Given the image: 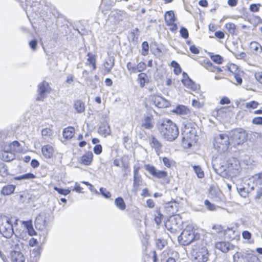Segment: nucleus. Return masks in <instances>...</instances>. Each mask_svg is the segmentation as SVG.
Returning a JSON list of instances; mask_svg holds the SVG:
<instances>
[{
    "mask_svg": "<svg viewBox=\"0 0 262 262\" xmlns=\"http://www.w3.org/2000/svg\"><path fill=\"white\" fill-rule=\"evenodd\" d=\"M93 159V152L91 151H86L80 156L78 162L81 165L89 166L92 164Z\"/></svg>",
    "mask_w": 262,
    "mask_h": 262,
    "instance_id": "dca6fc26",
    "label": "nucleus"
},
{
    "mask_svg": "<svg viewBox=\"0 0 262 262\" xmlns=\"http://www.w3.org/2000/svg\"><path fill=\"white\" fill-rule=\"evenodd\" d=\"M156 212L157 213V215L155 216L154 221L157 225L159 226L162 223V220L163 218V215L161 213L160 208L157 209L156 210Z\"/></svg>",
    "mask_w": 262,
    "mask_h": 262,
    "instance_id": "37998d69",
    "label": "nucleus"
},
{
    "mask_svg": "<svg viewBox=\"0 0 262 262\" xmlns=\"http://www.w3.org/2000/svg\"><path fill=\"white\" fill-rule=\"evenodd\" d=\"M126 68L130 74L137 73L145 71L146 69V64L143 61H141L137 64L132 62H128L126 64Z\"/></svg>",
    "mask_w": 262,
    "mask_h": 262,
    "instance_id": "2eb2a0df",
    "label": "nucleus"
},
{
    "mask_svg": "<svg viewBox=\"0 0 262 262\" xmlns=\"http://www.w3.org/2000/svg\"><path fill=\"white\" fill-rule=\"evenodd\" d=\"M162 161L164 165L167 168H170L171 166H175L176 162L172 159L164 157L162 158Z\"/></svg>",
    "mask_w": 262,
    "mask_h": 262,
    "instance_id": "c03bdc74",
    "label": "nucleus"
},
{
    "mask_svg": "<svg viewBox=\"0 0 262 262\" xmlns=\"http://www.w3.org/2000/svg\"><path fill=\"white\" fill-rule=\"evenodd\" d=\"M98 133L100 136L105 138L111 135V127L107 121H105L101 123L98 128Z\"/></svg>",
    "mask_w": 262,
    "mask_h": 262,
    "instance_id": "6ab92c4d",
    "label": "nucleus"
},
{
    "mask_svg": "<svg viewBox=\"0 0 262 262\" xmlns=\"http://www.w3.org/2000/svg\"><path fill=\"white\" fill-rule=\"evenodd\" d=\"M17 225L18 219L12 216L0 215V233L6 238H10L14 233L13 223Z\"/></svg>",
    "mask_w": 262,
    "mask_h": 262,
    "instance_id": "f03ea898",
    "label": "nucleus"
},
{
    "mask_svg": "<svg viewBox=\"0 0 262 262\" xmlns=\"http://www.w3.org/2000/svg\"><path fill=\"white\" fill-rule=\"evenodd\" d=\"M142 55L145 56L148 54L149 51V45L147 41H144L142 43Z\"/></svg>",
    "mask_w": 262,
    "mask_h": 262,
    "instance_id": "6e6d98bb",
    "label": "nucleus"
},
{
    "mask_svg": "<svg viewBox=\"0 0 262 262\" xmlns=\"http://www.w3.org/2000/svg\"><path fill=\"white\" fill-rule=\"evenodd\" d=\"M189 255L193 262H206L208 258V252L206 247H189Z\"/></svg>",
    "mask_w": 262,
    "mask_h": 262,
    "instance_id": "7ed1b4c3",
    "label": "nucleus"
},
{
    "mask_svg": "<svg viewBox=\"0 0 262 262\" xmlns=\"http://www.w3.org/2000/svg\"><path fill=\"white\" fill-rule=\"evenodd\" d=\"M41 251V247H35L33 249L30 250L31 262L37 261L39 258Z\"/></svg>",
    "mask_w": 262,
    "mask_h": 262,
    "instance_id": "cd10ccee",
    "label": "nucleus"
},
{
    "mask_svg": "<svg viewBox=\"0 0 262 262\" xmlns=\"http://www.w3.org/2000/svg\"><path fill=\"white\" fill-rule=\"evenodd\" d=\"M41 152L44 159L47 160L51 159L55 157L56 148L54 145L47 144L41 146Z\"/></svg>",
    "mask_w": 262,
    "mask_h": 262,
    "instance_id": "4468645a",
    "label": "nucleus"
},
{
    "mask_svg": "<svg viewBox=\"0 0 262 262\" xmlns=\"http://www.w3.org/2000/svg\"><path fill=\"white\" fill-rule=\"evenodd\" d=\"M41 133L43 138H45V139L47 138H51V137L53 136V132L51 128L46 127L41 130Z\"/></svg>",
    "mask_w": 262,
    "mask_h": 262,
    "instance_id": "a19ab883",
    "label": "nucleus"
},
{
    "mask_svg": "<svg viewBox=\"0 0 262 262\" xmlns=\"http://www.w3.org/2000/svg\"><path fill=\"white\" fill-rule=\"evenodd\" d=\"M212 229L214 231V234H223L224 235L223 227L221 225L216 224L213 225Z\"/></svg>",
    "mask_w": 262,
    "mask_h": 262,
    "instance_id": "3c124183",
    "label": "nucleus"
},
{
    "mask_svg": "<svg viewBox=\"0 0 262 262\" xmlns=\"http://www.w3.org/2000/svg\"><path fill=\"white\" fill-rule=\"evenodd\" d=\"M193 169L199 178L204 177V172L200 166L194 165L193 166Z\"/></svg>",
    "mask_w": 262,
    "mask_h": 262,
    "instance_id": "8fccbe9b",
    "label": "nucleus"
},
{
    "mask_svg": "<svg viewBox=\"0 0 262 262\" xmlns=\"http://www.w3.org/2000/svg\"><path fill=\"white\" fill-rule=\"evenodd\" d=\"M208 55L212 62L216 64H222L224 61V58L219 54H215L213 53H208Z\"/></svg>",
    "mask_w": 262,
    "mask_h": 262,
    "instance_id": "7c9ffc66",
    "label": "nucleus"
},
{
    "mask_svg": "<svg viewBox=\"0 0 262 262\" xmlns=\"http://www.w3.org/2000/svg\"><path fill=\"white\" fill-rule=\"evenodd\" d=\"M238 191L241 196L245 198L248 196L249 192L245 188H239Z\"/></svg>",
    "mask_w": 262,
    "mask_h": 262,
    "instance_id": "bf43d9fd",
    "label": "nucleus"
},
{
    "mask_svg": "<svg viewBox=\"0 0 262 262\" xmlns=\"http://www.w3.org/2000/svg\"><path fill=\"white\" fill-rule=\"evenodd\" d=\"M23 224L24 225V227L26 228L28 233L30 235L33 236L36 234V232L33 227L32 221L31 220L26 221H23Z\"/></svg>",
    "mask_w": 262,
    "mask_h": 262,
    "instance_id": "473e14b6",
    "label": "nucleus"
},
{
    "mask_svg": "<svg viewBox=\"0 0 262 262\" xmlns=\"http://www.w3.org/2000/svg\"><path fill=\"white\" fill-rule=\"evenodd\" d=\"M137 81L140 86L142 88L145 86L146 84L149 82V78L146 73L141 72L138 75Z\"/></svg>",
    "mask_w": 262,
    "mask_h": 262,
    "instance_id": "a878e982",
    "label": "nucleus"
},
{
    "mask_svg": "<svg viewBox=\"0 0 262 262\" xmlns=\"http://www.w3.org/2000/svg\"><path fill=\"white\" fill-rule=\"evenodd\" d=\"M234 56H235V57L237 59H244V60L246 59V58L247 57V55H246V53L244 52L235 54Z\"/></svg>",
    "mask_w": 262,
    "mask_h": 262,
    "instance_id": "338daca9",
    "label": "nucleus"
},
{
    "mask_svg": "<svg viewBox=\"0 0 262 262\" xmlns=\"http://www.w3.org/2000/svg\"><path fill=\"white\" fill-rule=\"evenodd\" d=\"M94 152L96 155H100L102 152V147L100 144H97L94 147Z\"/></svg>",
    "mask_w": 262,
    "mask_h": 262,
    "instance_id": "69168bd1",
    "label": "nucleus"
},
{
    "mask_svg": "<svg viewBox=\"0 0 262 262\" xmlns=\"http://www.w3.org/2000/svg\"><path fill=\"white\" fill-rule=\"evenodd\" d=\"M216 142L219 148L222 149H227L230 144V137L226 134H220L219 137L216 138Z\"/></svg>",
    "mask_w": 262,
    "mask_h": 262,
    "instance_id": "f3484780",
    "label": "nucleus"
},
{
    "mask_svg": "<svg viewBox=\"0 0 262 262\" xmlns=\"http://www.w3.org/2000/svg\"><path fill=\"white\" fill-rule=\"evenodd\" d=\"M74 107L77 113H81L85 111V104L81 100H77L74 101Z\"/></svg>",
    "mask_w": 262,
    "mask_h": 262,
    "instance_id": "c9c22d12",
    "label": "nucleus"
},
{
    "mask_svg": "<svg viewBox=\"0 0 262 262\" xmlns=\"http://www.w3.org/2000/svg\"><path fill=\"white\" fill-rule=\"evenodd\" d=\"M244 72L242 70H239L238 71L235 72L233 74L234 76V78L235 79V81L233 82V83L236 85H241L243 82V76L244 75Z\"/></svg>",
    "mask_w": 262,
    "mask_h": 262,
    "instance_id": "72a5a7b5",
    "label": "nucleus"
},
{
    "mask_svg": "<svg viewBox=\"0 0 262 262\" xmlns=\"http://www.w3.org/2000/svg\"><path fill=\"white\" fill-rule=\"evenodd\" d=\"M154 117L152 114H150L144 116L141 124L142 127L145 129H150L154 127Z\"/></svg>",
    "mask_w": 262,
    "mask_h": 262,
    "instance_id": "aec40b11",
    "label": "nucleus"
},
{
    "mask_svg": "<svg viewBox=\"0 0 262 262\" xmlns=\"http://www.w3.org/2000/svg\"><path fill=\"white\" fill-rule=\"evenodd\" d=\"M260 6V5L259 4H252L250 5L249 9L251 12H256L259 11Z\"/></svg>",
    "mask_w": 262,
    "mask_h": 262,
    "instance_id": "e2e57ef3",
    "label": "nucleus"
},
{
    "mask_svg": "<svg viewBox=\"0 0 262 262\" xmlns=\"http://www.w3.org/2000/svg\"><path fill=\"white\" fill-rule=\"evenodd\" d=\"M201 65L208 71L215 73L214 78L221 80L225 78V74L223 70L220 67L216 66L208 59H204L201 61Z\"/></svg>",
    "mask_w": 262,
    "mask_h": 262,
    "instance_id": "0eeeda50",
    "label": "nucleus"
},
{
    "mask_svg": "<svg viewBox=\"0 0 262 262\" xmlns=\"http://www.w3.org/2000/svg\"><path fill=\"white\" fill-rule=\"evenodd\" d=\"M250 49L255 54L260 53L262 52L261 46L256 41H252L250 43Z\"/></svg>",
    "mask_w": 262,
    "mask_h": 262,
    "instance_id": "e433bc0d",
    "label": "nucleus"
},
{
    "mask_svg": "<svg viewBox=\"0 0 262 262\" xmlns=\"http://www.w3.org/2000/svg\"><path fill=\"white\" fill-rule=\"evenodd\" d=\"M225 28L228 32L232 35L237 34V30L236 26L232 23H226L225 25Z\"/></svg>",
    "mask_w": 262,
    "mask_h": 262,
    "instance_id": "58836bf2",
    "label": "nucleus"
},
{
    "mask_svg": "<svg viewBox=\"0 0 262 262\" xmlns=\"http://www.w3.org/2000/svg\"><path fill=\"white\" fill-rule=\"evenodd\" d=\"M235 231L233 228H227L224 231V239L232 241L235 238Z\"/></svg>",
    "mask_w": 262,
    "mask_h": 262,
    "instance_id": "c85d7f7f",
    "label": "nucleus"
},
{
    "mask_svg": "<svg viewBox=\"0 0 262 262\" xmlns=\"http://www.w3.org/2000/svg\"><path fill=\"white\" fill-rule=\"evenodd\" d=\"M171 66L173 68V72L176 75H179L182 72V69L180 64L176 61L173 60L171 62Z\"/></svg>",
    "mask_w": 262,
    "mask_h": 262,
    "instance_id": "79ce46f5",
    "label": "nucleus"
},
{
    "mask_svg": "<svg viewBox=\"0 0 262 262\" xmlns=\"http://www.w3.org/2000/svg\"><path fill=\"white\" fill-rule=\"evenodd\" d=\"M172 112L179 115H187L190 113V110L185 105H178L172 111Z\"/></svg>",
    "mask_w": 262,
    "mask_h": 262,
    "instance_id": "bb28decb",
    "label": "nucleus"
},
{
    "mask_svg": "<svg viewBox=\"0 0 262 262\" xmlns=\"http://www.w3.org/2000/svg\"><path fill=\"white\" fill-rule=\"evenodd\" d=\"M149 99L157 107L159 108H162L164 107L163 102H164L165 99L162 97L157 95L153 94L149 96Z\"/></svg>",
    "mask_w": 262,
    "mask_h": 262,
    "instance_id": "393cba45",
    "label": "nucleus"
},
{
    "mask_svg": "<svg viewBox=\"0 0 262 262\" xmlns=\"http://www.w3.org/2000/svg\"><path fill=\"white\" fill-rule=\"evenodd\" d=\"M51 91L49 84L43 81L38 85V96L36 98L37 101H43L47 97V94Z\"/></svg>",
    "mask_w": 262,
    "mask_h": 262,
    "instance_id": "ddd939ff",
    "label": "nucleus"
},
{
    "mask_svg": "<svg viewBox=\"0 0 262 262\" xmlns=\"http://www.w3.org/2000/svg\"><path fill=\"white\" fill-rule=\"evenodd\" d=\"M75 130L73 126H68L64 128L62 131V137L64 141L71 140L74 136Z\"/></svg>",
    "mask_w": 262,
    "mask_h": 262,
    "instance_id": "b1692460",
    "label": "nucleus"
},
{
    "mask_svg": "<svg viewBox=\"0 0 262 262\" xmlns=\"http://www.w3.org/2000/svg\"><path fill=\"white\" fill-rule=\"evenodd\" d=\"M252 179L256 185H262V171L253 176Z\"/></svg>",
    "mask_w": 262,
    "mask_h": 262,
    "instance_id": "09e8293b",
    "label": "nucleus"
},
{
    "mask_svg": "<svg viewBox=\"0 0 262 262\" xmlns=\"http://www.w3.org/2000/svg\"><path fill=\"white\" fill-rule=\"evenodd\" d=\"M166 228L171 233H179L182 231V225L180 220L176 217H170L165 223Z\"/></svg>",
    "mask_w": 262,
    "mask_h": 262,
    "instance_id": "1a4fd4ad",
    "label": "nucleus"
},
{
    "mask_svg": "<svg viewBox=\"0 0 262 262\" xmlns=\"http://www.w3.org/2000/svg\"><path fill=\"white\" fill-rule=\"evenodd\" d=\"M142 183L141 176H135L133 179V186L134 188H137L139 187Z\"/></svg>",
    "mask_w": 262,
    "mask_h": 262,
    "instance_id": "5fc2aeb1",
    "label": "nucleus"
},
{
    "mask_svg": "<svg viewBox=\"0 0 262 262\" xmlns=\"http://www.w3.org/2000/svg\"><path fill=\"white\" fill-rule=\"evenodd\" d=\"M150 145L156 151H159L162 146V144L154 136H152L151 137V142L150 143Z\"/></svg>",
    "mask_w": 262,
    "mask_h": 262,
    "instance_id": "ea45409f",
    "label": "nucleus"
},
{
    "mask_svg": "<svg viewBox=\"0 0 262 262\" xmlns=\"http://www.w3.org/2000/svg\"><path fill=\"white\" fill-rule=\"evenodd\" d=\"M20 146V143L17 141H14L9 145V149L14 154L17 151Z\"/></svg>",
    "mask_w": 262,
    "mask_h": 262,
    "instance_id": "a18cd8bd",
    "label": "nucleus"
},
{
    "mask_svg": "<svg viewBox=\"0 0 262 262\" xmlns=\"http://www.w3.org/2000/svg\"><path fill=\"white\" fill-rule=\"evenodd\" d=\"M144 167L145 169L154 178L163 180V183L166 184L170 183V180L166 171L158 170L154 166L150 164H146Z\"/></svg>",
    "mask_w": 262,
    "mask_h": 262,
    "instance_id": "6e6552de",
    "label": "nucleus"
},
{
    "mask_svg": "<svg viewBox=\"0 0 262 262\" xmlns=\"http://www.w3.org/2000/svg\"><path fill=\"white\" fill-rule=\"evenodd\" d=\"M189 50L191 53L193 54H198L200 53V50L198 47L194 45L190 46Z\"/></svg>",
    "mask_w": 262,
    "mask_h": 262,
    "instance_id": "0e129e2a",
    "label": "nucleus"
},
{
    "mask_svg": "<svg viewBox=\"0 0 262 262\" xmlns=\"http://www.w3.org/2000/svg\"><path fill=\"white\" fill-rule=\"evenodd\" d=\"M255 78L260 84H262V72H257L254 75Z\"/></svg>",
    "mask_w": 262,
    "mask_h": 262,
    "instance_id": "774afa93",
    "label": "nucleus"
},
{
    "mask_svg": "<svg viewBox=\"0 0 262 262\" xmlns=\"http://www.w3.org/2000/svg\"><path fill=\"white\" fill-rule=\"evenodd\" d=\"M114 66V59L111 57L106 59L103 63V74L106 75L109 74L113 67Z\"/></svg>",
    "mask_w": 262,
    "mask_h": 262,
    "instance_id": "5701e85b",
    "label": "nucleus"
},
{
    "mask_svg": "<svg viewBox=\"0 0 262 262\" xmlns=\"http://www.w3.org/2000/svg\"><path fill=\"white\" fill-rule=\"evenodd\" d=\"M34 225L36 229L37 230H43L45 229L47 225L45 216L38 214L35 218Z\"/></svg>",
    "mask_w": 262,
    "mask_h": 262,
    "instance_id": "4be33fe9",
    "label": "nucleus"
},
{
    "mask_svg": "<svg viewBox=\"0 0 262 262\" xmlns=\"http://www.w3.org/2000/svg\"><path fill=\"white\" fill-rule=\"evenodd\" d=\"M229 137L230 144L236 147L243 144L247 141L248 134L242 128H236L232 132Z\"/></svg>",
    "mask_w": 262,
    "mask_h": 262,
    "instance_id": "423d86ee",
    "label": "nucleus"
},
{
    "mask_svg": "<svg viewBox=\"0 0 262 262\" xmlns=\"http://www.w3.org/2000/svg\"><path fill=\"white\" fill-rule=\"evenodd\" d=\"M178 239L182 246H188L194 240V234L190 231L184 230L178 236Z\"/></svg>",
    "mask_w": 262,
    "mask_h": 262,
    "instance_id": "f8f14e48",
    "label": "nucleus"
},
{
    "mask_svg": "<svg viewBox=\"0 0 262 262\" xmlns=\"http://www.w3.org/2000/svg\"><path fill=\"white\" fill-rule=\"evenodd\" d=\"M234 262H260L258 257L251 253L236 252L233 256Z\"/></svg>",
    "mask_w": 262,
    "mask_h": 262,
    "instance_id": "9b49d317",
    "label": "nucleus"
},
{
    "mask_svg": "<svg viewBox=\"0 0 262 262\" xmlns=\"http://www.w3.org/2000/svg\"><path fill=\"white\" fill-rule=\"evenodd\" d=\"M164 20L166 26L172 32H176L178 29L177 19L173 11H166L164 15Z\"/></svg>",
    "mask_w": 262,
    "mask_h": 262,
    "instance_id": "9d476101",
    "label": "nucleus"
},
{
    "mask_svg": "<svg viewBox=\"0 0 262 262\" xmlns=\"http://www.w3.org/2000/svg\"><path fill=\"white\" fill-rule=\"evenodd\" d=\"M158 130L164 139L170 142L175 140L179 135L177 124L168 118L162 120L158 126Z\"/></svg>",
    "mask_w": 262,
    "mask_h": 262,
    "instance_id": "f257e3e1",
    "label": "nucleus"
},
{
    "mask_svg": "<svg viewBox=\"0 0 262 262\" xmlns=\"http://www.w3.org/2000/svg\"><path fill=\"white\" fill-rule=\"evenodd\" d=\"M36 178L35 174L32 173H27L19 176L15 177L14 179L16 180H21L23 179H33Z\"/></svg>",
    "mask_w": 262,
    "mask_h": 262,
    "instance_id": "de8ad7c7",
    "label": "nucleus"
},
{
    "mask_svg": "<svg viewBox=\"0 0 262 262\" xmlns=\"http://www.w3.org/2000/svg\"><path fill=\"white\" fill-rule=\"evenodd\" d=\"M87 56L88 58H87V61L88 62V64L91 66L93 70H95L96 69V55L92 54L89 52L87 54Z\"/></svg>",
    "mask_w": 262,
    "mask_h": 262,
    "instance_id": "f704fd0d",
    "label": "nucleus"
},
{
    "mask_svg": "<svg viewBox=\"0 0 262 262\" xmlns=\"http://www.w3.org/2000/svg\"><path fill=\"white\" fill-rule=\"evenodd\" d=\"M180 34L181 36L184 39H186L189 37L188 31L186 28L184 27H182L180 28Z\"/></svg>",
    "mask_w": 262,
    "mask_h": 262,
    "instance_id": "4d7b16f0",
    "label": "nucleus"
},
{
    "mask_svg": "<svg viewBox=\"0 0 262 262\" xmlns=\"http://www.w3.org/2000/svg\"><path fill=\"white\" fill-rule=\"evenodd\" d=\"M259 105V103L258 102L253 100L247 102L245 104V107L248 110H253L256 108Z\"/></svg>",
    "mask_w": 262,
    "mask_h": 262,
    "instance_id": "603ef678",
    "label": "nucleus"
},
{
    "mask_svg": "<svg viewBox=\"0 0 262 262\" xmlns=\"http://www.w3.org/2000/svg\"><path fill=\"white\" fill-rule=\"evenodd\" d=\"M226 68L228 71L232 74L240 70L239 67L236 64L232 63L227 64Z\"/></svg>",
    "mask_w": 262,
    "mask_h": 262,
    "instance_id": "49530a36",
    "label": "nucleus"
},
{
    "mask_svg": "<svg viewBox=\"0 0 262 262\" xmlns=\"http://www.w3.org/2000/svg\"><path fill=\"white\" fill-rule=\"evenodd\" d=\"M198 141L196 130L194 127L189 128L187 125H185L183 133L182 144L185 148H190Z\"/></svg>",
    "mask_w": 262,
    "mask_h": 262,
    "instance_id": "20e7f679",
    "label": "nucleus"
},
{
    "mask_svg": "<svg viewBox=\"0 0 262 262\" xmlns=\"http://www.w3.org/2000/svg\"><path fill=\"white\" fill-rule=\"evenodd\" d=\"M100 192L101 194L105 198H110L111 196V193L108 191L105 188L101 187L100 188Z\"/></svg>",
    "mask_w": 262,
    "mask_h": 262,
    "instance_id": "680f3d73",
    "label": "nucleus"
},
{
    "mask_svg": "<svg viewBox=\"0 0 262 262\" xmlns=\"http://www.w3.org/2000/svg\"><path fill=\"white\" fill-rule=\"evenodd\" d=\"M253 124L262 126V117H255L252 120Z\"/></svg>",
    "mask_w": 262,
    "mask_h": 262,
    "instance_id": "052dcab7",
    "label": "nucleus"
},
{
    "mask_svg": "<svg viewBox=\"0 0 262 262\" xmlns=\"http://www.w3.org/2000/svg\"><path fill=\"white\" fill-rule=\"evenodd\" d=\"M15 157V154L10 151L9 149L5 150L2 154V159L6 162H10L13 160Z\"/></svg>",
    "mask_w": 262,
    "mask_h": 262,
    "instance_id": "c756f323",
    "label": "nucleus"
},
{
    "mask_svg": "<svg viewBox=\"0 0 262 262\" xmlns=\"http://www.w3.org/2000/svg\"><path fill=\"white\" fill-rule=\"evenodd\" d=\"M115 204L116 207L120 210H124L126 205L122 198L119 196L115 200Z\"/></svg>",
    "mask_w": 262,
    "mask_h": 262,
    "instance_id": "4c0bfd02",
    "label": "nucleus"
},
{
    "mask_svg": "<svg viewBox=\"0 0 262 262\" xmlns=\"http://www.w3.org/2000/svg\"><path fill=\"white\" fill-rule=\"evenodd\" d=\"M241 168L239 161L233 159L227 161L226 168L221 173L223 177H235L238 176L241 172Z\"/></svg>",
    "mask_w": 262,
    "mask_h": 262,
    "instance_id": "39448f33",
    "label": "nucleus"
},
{
    "mask_svg": "<svg viewBox=\"0 0 262 262\" xmlns=\"http://www.w3.org/2000/svg\"><path fill=\"white\" fill-rule=\"evenodd\" d=\"M8 257L11 262H25V257L21 252L17 250L10 251Z\"/></svg>",
    "mask_w": 262,
    "mask_h": 262,
    "instance_id": "a211bd4d",
    "label": "nucleus"
},
{
    "mask_svg": "<svg viewBox=\"0 0 262 262\" xmlns=\"http://www.w3.org/2000/svg\"><path fill=\"white\" fill-rule=\"evenodd\" d=\"M204 204L207 209L210 211H214L216 210V206L214 204L211 203L209 200H206L204 201Z\"/></svg>",
    "mask_w": 262,
    "mask_h": 262,
    "instance_id": "13d9d810",
    "label": "nucleus"
},
{
    "mask_svg": "<svg viewBox=\"0 0 262 262\" xmlns=\"http://www.w3.org/2000/svg\"><path fill=\"white\" fill-rule=\"evenodd\" d=\"M15 188L16 187L14 185H7L3 187L1 190V193L4 195H10L14 192Z\"/></svg>",
    "mask_w": 262,
    "mask_h": 262,
    "instance_id": "2f4dec72",
    "label": "nucleus"
},
{
    "mask_svg": "<svg viewBox=\"0 0 262 262\" xmlns=\"http://www.w3.org/2000/svg\"><path fill=\"white\" fill-rule=\"evenodd\" d=\"M183 77L181 80L183 84L187 89L193 91L197 90L196 84L189 77L185 72L183 74Z\"/></svg>",
    "mask_w": 262,
    "mask_h": 262,
    "instance_id": "412c9836",
    "label": "nucleus"
},
{
    "mask_svg": "<svg viewBox=\"0 0 262 262\" xmlns=\"http://www.w3.org/2000/svg\"><path fill=\"white\" fill-rule=\"evenodd\" d=\"M54 189L59 194L67 195L70 193L71 190L69 189H63L58 188L57 187H54Z\"/></svg>",
    "mask_w": 262,
    "mask_h": 262,
    "instance_id": "864d4df0",
    "label": "nucleus"
}]
</instances>
